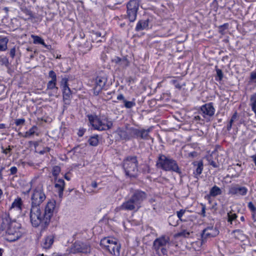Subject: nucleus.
Segmentation results:
<instances>
[{
    "instance_id": "obj_1",
    "label": "nucleus",
    "mask_w": 256,
    "mask_h": 256,
    "mask_svg": "<svg viewBox=\"0 0 256 256\" xmlns=\"http://www.w3.org/2000/svg\"><path fill=\"white\" fill-rule=\"evenodd\" d=\"M2 218L0 232L2 234H5L6 239L9 242H14L20 238L22 236L21 224L16 220H12L7 213L2 214Z\"/></svg>"
},
{
    "instance_id": "obj_2",
    "label": "nucleus",
    "mask_w": 256,
    "mask_h": 256,
    "mask_svg": "<svg viewBox=\"0 0 256 256\" xmlns=\"http://www.w3.org/2000/svg\"><path fill=\"white\" fill-rule=\"evenodd\" d=\"M30 184L32 190L30 197L31 206H40L46 198L43 184L41 180L37 178L33 179L30 182Z\"/></svg>"
},
{
    "instance_id": "obj_3",
    "label": "nucleus",
    "mask_w": 256,
    "mask_h": 256,
    "mask_svg": "<svg viewBox=\"0 0 256 256\" xmlns=\"http://www.w3.org/2000/svg\"><path fill=\"white\" fill-rule=\"evenodd\" d=\"M147 198L146 194L140 190H135L130 198L124 202L120 208L127 210H138L141 204Z\"/></svg>"
},
{
    "instance_id": "obj_4",
    "label": "nucleus",
    "mask_w": 256,
    "mask_h": 256,
    "mask_svg": "<svg viewBox=\"0 0 256 256\" xmlns=\"http://www.w3.org/2000/svg\"><path fill=\"white\" fill-rule=\"evenodd\" d=\"M100 244L104 250L108 251L112 256H121V246L115 238L109 236L104 238L101 240Z\"/></svg>"
},
{
    "instance_id": "obj_5",
    "label": "nucleus",
    "mask_w": 256,
    "mask_h": 256,
    "mask_svg": "<svg viewBox=\"0 0 256 256\" xmlns=\"http://www.w3.org/2000/svg\"><path fill=\"white\" fill-rule=\"evenodd\" d=\"M156 166L166 171H174L178 174L181 172L176 162L164 155H160L156 162Z\"/></svg>"
},
{
    "instance_id": "obj_6",
    "label": "nucleus",
    "mask_w": 256,
    "mask_h": 256,
    "mask_svg": "<svg viewBox=\"0 0 256 256\" xmlns=\"http://www.w3.org/2000/svg\"><path fill=\"white\" fill-rule=\"evenodd\" d=\"M30 222L34 227L42 225L43 227L47 226L44 220V214L42 212L40 206H31L30 212Z\"/></svg>"
},
{
    "instance_id": "obj_7",
    "label": "nucleus",
    "mask_w": 256,
    "mask_h": 256,
    "mask_svg": "<svg viewBox=\"0 0 256 256\" xmlns=\"http://www.w3.org/2000/svg\"><path fill=\"white\" fill-rule=\"evenodd\" d=\"M88 119L92 126L98 130H108L113 126L112 122L106 118H99L96 116H90Z\"/></svg>"
},
{
    "instance_id": "obj_8",
    "label": "nucleus",
    "mask_w": 256,
    "mask_h": 256,
    "mask_svg": "<svg viewBox=\"0 0 256 256\" xmlns=\"http://www.w3.org/2000/svg\"><path fill=\"white\" fill-rule=\"evenodd\" d=\"M170 244V238L168 236H162L154 241L152 248L158 255H160V252L165 255L168 252L167 246Z\"/></svg>"
},
{
    "instance_id": "obj_9",
    "label": "nucleus",
    "mask_w": 256,
    "mask_h": 256,
    "mask_svg": "<svg viewBox=\"0 0 256 256\" xmlns=\"http://www.w3.org/2000/svg\"><path fill=\"white\" fill-rule=\"evenodd\" d=\"M138 160L136 156L128 157L123 162V168L126 175L134 176L138 171Z\"/></svg>"
},
{
    "instance_id": "obj_10",
    "label": "nucleus",
    "mask_w": 256,
    "mask_h": 256,
    "mask_svg": "<svg viewBox=\"0 0 256 256\" xmlns=\"http://www.w3.org/2000/svg\"><path fill=\"white\" fill-rule=\"evenodd\" d=\"M56 202L54 200H49L44 208V220L46 225H48L51 218L56 212Z\"/></svg>"
},
{
    "instance_id": "obj_11",
    "label": "nucleus",
    "mask_w": 256,
    "mask_h": 256,
    "mask_svg": "<svg viewBox=\"0 0 256 256\" xmlns=\"http://www.w3.org/2000/svg\"><path fill=\"white\" fill-rule=\"evenodd\" d=\"M140 4L138 0H130L126 4V18L130 22H134L136 18Z\"/></svg>"
},
{
    "instance_id": "obj_12",
    "label": "nucleus",
    "mask_w": 256,
    "mask_h": 256,
    "mask_svg": "<svg viewBox=\"0 0 256 256\" xmlns=\"http://www.w3.org/2000/svg\"><path fill=\"white\" fill-rule=\"evenodd\" d=\"M215 112V109L212 102L206 104L200 107V114L206 122L211 120Z\"/></svg>"
},
{
    "instance_id": "obj_13",
    "label": "nucleus",
    "mask_w": 256,
    "mask_h": 256,
    "mask_svg": "<svg viewBox=\"0 0 256 256\" xmlns=\"http://www.w3.org/2000/svg\"><path fill=\"white\" fill-rule=\"evenodd\" d=\"M72 253L78 252L89 253L90 252V246L88 242H84L80 241L76 242L70 248Z\"/></svg>"
},
{
    "instance_id": "obj_14",
    "label": "nucleus",
    "mask_w": 256,
    "mask_h": 256,
    "mask_svg": "<svg viewBox=\"0 0 256 256\" xmlns=\"http://www.w3.org/2000/svg\"><path fill=\"white\" fill-rule=\"evenodd\" d=\"M248 192L245 186H240L238 184L232 185L228 191V194L232 196H244Z\"/></svg>"
},
{
    "instance_id": "obj_15",
    "label": "nucleus",
    "mask_w": 256,
    "mask_h": 256,
    "mask_svg": "<svg viewBox=\"0 0 256 256\" xmlns=\"http://www.w3.org/2000/svg\"><path fill=\"white\" fill-rule=\"evenodd\" d=\"M107 82L105 76H98L95 79V84L94 88V93L98 96L102 90Z\"/></svg>"
},
{
    "instance_id": "obj_16",
    "label": "nucleus",
    "mask_w": 256,
    "mask_h": 256,
    "mask_svg": "<svg viewBox=\"0 0 256 256\" xmlns=\"http://www.w3.org/2000/svg\"><path fill=\"white\" fill-rule=\"evenodd\" d=\"M22 201L20 198L18 197L12 202L9 211L12 212H15L16 214H20L22 210Z\"/></svg>"
},
{
    "instance_id": "obj_17",
    "label": "nucleus",
    "mask_w": 256,
    "mask_h": 256,
    "mask_svg": "<svg viewBox=\"0 0 256 256\" xmlns=\"http://www.w3.org/2000/svg\"><path fill=\"white\" fill-rule=\"evenodd\" d=\"M131 131L132 128H119L117 130L116 132L121 139L128 140L132 138Z\"/></svg>"
},
{
    "instance_id": "obj_18",
    "label": "nucleus",
    "mask_w": 256,
    "mask_h": 256,
    "mask_svg": "<svg viewBox=\"0 0 256 256\" xmlns=\"http://www.w3.org/2000/svg\"><path fill=\"white\" fill-rule=\"evenodd\" d=\"M218 232L216 228L214 226H209L203 230L202 237V238L214 237L217 236Z\"/></svg>"
},
{
    "instance_id": "obj_19",
    "label": "nucleus",
    "mask_w": 256,
    "mask_h": 256,
    "mask_svg": "<svg viewBox=\"0 0 256 256\" xmlns=\"http://www.w3.org/2000/svg\"><path fill=\"white\" fill-rule=\"evenodd\" d=\"M62 81L64 82V85L63 86V98L64 101L70 100L72 97V92L68 86V80L66 78H63Z\"/></svg>"
},
{
    "instance_id": "obj_20",
    "label": "nucleus",
    "mask_w": 256,
    "mask_h": 256,
    "mask_svg": "<svg viewBox=\"0 0 256 256\" xmlns=\"http://www.w3.org/2000/svg\"><path fill=\"white\" fill-rule=\"evenodd\" d=\"M65 186V182L62 179H55L54 188L58 192L60 198H62L63 196V192Z\"/></svg>"
},
{
    "instance_id": "obj_21",
    "label": "nucleus",
    "mask_w": 256,
    "mask_h": 256,
    "mask_svg": "<svg viewBox=\"0 0 256 256\" xmlns=\"http://www.w3.org/2000/svg\"><path fill=\"white\" fill-rule=\"evenodd\" d=\"M55 236L53 234L46 236L44 239L42 247L45 249H48L51 248L54 242Z\"/></svg>"
},
{
    "instance_id": "obj_22",
    "label": "nucleus",
    "mask_w": 256,
    "mask_h": 256,
    "mask_svg": "<svg viewBox=\"0 0 256 256\" xmlns=\"http://www.w3.org/2000/svg\"><path fill=\"white\" fill-rule=\"evenodd\" d=\"M32 38L33 39V42L34 44H42L44 48H46L48 50H50L51 49V46L50 45H47L46 44L44 40L41 38L40 37L35 36V35H32Z\"/></svg>"
},
{
    "instance_id": "obj_23",
    "label": "nucleus",
    "mask_w": 256,
    "mask_h": 256,
    "mask_svg": "<svg viewBox=\"0 0 256 256\" xmlns=\"http://www.w3.org/2000/svg\"><path fill=\"white\" fill-rule=\"evenodd\" d=\"M188 210H186L184 209H181L179 211L176 212V215L179 220H180L181 222L186 221L189 217L188 215Z\"/></svg>"
},
{
    "instance_id": "obj_24",
    "label": "nucleus",
    "mask_w": 256,
    "mask_h": 256,
    "mask_svg": "<svg viewBox=\"0 0 256 256\" xmlns=\"http://www.w3.org/2000/svg\"><path fill=\"white\" fill-rule=\"evenodd\" d=\"M148 28V20H140L136 26V30L137 31L147 30Z\"/></svg>"
},
{
    "instance_id": "obj_25",
    "label": "nucleus",
    "mask_w": 256,
    "mask_h": 256,
    "mask_svg": "<svg viewBox=\"0 0 256 256\" xmlns=\"http://www.w3.org/2000/svg\"><path fill=\"white\" fill-rule=\"evenodd\" d=\"M194 165L196 167V170L194 174L196 176H200L203 170V162L200 160L199 162H195L193 163Z\"/></svg>"
},
{
    "instance_id": "obj_26",
    "label": "nucleus",
    "mask_w": 256,
    "mask_h": 256,
    "mask_svg": "<svg viewBox=\"0 0 256 256\" xmlns=\"http://www.w3.org/2000/svg\"><path fill=\"white\" fill-rule=\"evenodd\" d=\"M190 230L188 228H185L184 224L182 226V230L176 234L175 236L176 237L183 236L188 237L190 234Z\"/></svg>"
},
{
    "instance_id": "obj_27",
    "label": "nucleus",
    "mask_w": 256,
    "mask_h": 256,
    "mask_svg": "<svg viewBox=\"0 0 256 256\" xmlns=\"http://www.w3.org/2000/svg\"><path fill=\"white\" fill-rule=\"evenodd\" d=\"M222 194V190L220 188L216 186H214L210 190V196L215 197L218 195H220Z\"/></svg>"
},
{
    "instance_id": "obj_28",
    "label": "nucleus",
    "mask_w": 256,
    "mask_h": 256,
    "mask_svg": "<svg viewBox=\"0 0 256 256\" xmlns=\"http://www.w3.org/2000/svg\"><path fill=\"white\" fill-rule=\"evenodd\" d=\"M56 81L50 80L47 84L46 91L48 90H53L56 92L58 88L56 86Z\"/></svg>"
},
{
    "instance_id": "obj_29",
    "label": "nucleus",
    "mask_w": 256,
    "mask_h": 256,
    "mask_svg": "<svg viewBox=\"0 0 256 256\" xmlns=\"http://www.w3.org/2000/svg\"><path fill=\"white\" fill-rule=\"evenodd\" d=\"M8 39L7 38H3L0 39V51H4L7 49V44Z\"/></svg>"
},
{
    "instance_id": "obj_30",
    "label": "nucleus",
    "mask_w": 256,
    "mask_h": 256,
    "mask_svg": "<svg viewBox=\"0 0 256 256\" xmlns=\"http://www.w3.org/2000/svg\"><path fill=\"white\" fill-rule=\"evenodd\" d=\"M22 12L24 13L28 17L26 18L32 19L35 18L32 12L28 9L26 7H22L21 8Z\"/></svg>"
},
{
    "instance_id": "obj_31",
    "label": "nucleus",
    "mask_w": 256,
    "mask_h": 256,
    "mask_svg": "<svg viewBox=\"0 0 256 256\" xmlns=\"http://www.w3.org/2000/svg\"><path fill=\"white\" fill-rule=\"evenodd\" d=\"M152 128H149L147 130L142 129L141 135L140 138L141 139L147 140L148 139L149 132L151 131Z\"/></svg>"
},
{
    "instance_id": "obj_32",
    "label": "nucleus",
    "mask_w": 256,
    "mask_h": 256,
    "mask_svg": "<svg viewBox=\"0 0 256 256\" xmlns=\"http://www.w3.org/2000/svg\"><path fill=\"white\" fill-rule=\"evenodd\" d=\"M131 134H132V138H140L141 135L142 129H138L132 128Z\"/></svg>"
},
{
    "instance_id": "obj_33",
    "label": "nucleus",
    "mask_w": 256,
    "mask_h": 256,
    "mask_svg": "<svg viewBox=\"0 0 256 256\" xmlns=\"http://www.w3.org/2000/svg\"><path fill=\"white\" fill-rule=\"evenodd\" d=\"M227 220L228 222L232 224L233 221L235 220L237 218V215L232 212H230L227 214Z\"/></svg>"
},
{
    "instance_id": "obj_34",
    "label": "nucleus",
    "mask_w": 256,
    "mask_h": 256,
    "mask_svg": "<svg viewBox=\"0 0 256 256\" xmlns=\"http://www.w3.org/2000/svg\"><path fill=\"white\" fill-rule=\"evenodd\" d=\"M36 130L37 127L36 126H33L28 131L26 132L23 136L24 138H29L34 135L36 133Z\"/></svg>"
},
{
    "instance_id": "obj_35",
    "label": "nucleus",
    "mask_w": 256,
    "mask_h": 256,
    "mask_svg": "<svg viewBox=\"0 0 256 256\" xmlns=\"http://www.w3.org/2000/svg\"><path fill=\"white\" fill-rule=\"evenodd\" d=\"M89 144L92 146H96L98 143V136H91L88 140Z\"/></svg>"
},
{
    "instance_id": "obj_36",
    "label": "nucleus",
    "mask_w": 256,
    "mask_h": 256,
    "mask_svg": "<svg viewBox=\"0 0 256 256\" xmlns=\"http://www.w3.org/2000/svg\"><path fill=\"white\" fill-rule=\"evenodd\" d=\"M124 106L127 108H130L136 106L135 100L134 98L132 101H128L124 100Z\"/></svg>"
},
{
    "instance_id": "obj_37",
    "label": "nucleus",
    "mask_w": 256,
    "mask_h": 256,
    "mask_svg": "<svg viewBox=\"0 0 256 256\" xmlns=\"http://www.w3.org/2000/svg\"><path fill=\"white\" fill-rule=\"evenodd\" d=\"M168 222L170 226H176L178 225V220L174 216H170L168 218Z\"/></svg>"
},
{
    "instance_id": "obj_38",
    "label": "nucleus",
    "mask_w": 256,
    "mask_h": 256,
    "mask_svg": "<svg viewBox=\"0 0 256 256\" xmlns=\"http://www.w3.org/2000/svg\"><path fill=\"white\" fill-rule=\"evenodd\" d=\"M60 172V168L58 166H55L52 168V174L54 176H57Z\"/></svg>"
},
{
    "instance_id": "obj_39",
    "label": "nucleus",
    "mask_w": 256,
    "mask_h": 256,
    "mask_svg": "<svg viewBox=\"0 0 256 256\" xmlns=\"http://www.w3.org/2000/svg\"><path fill=\"white\" fill-rule=\"evenodd\" d=\"M48 76L52 78L50 80L56 81V75L54 71H50L48 73Z\"/></svg>"
},
{
    "instance_id": "obj_40",
    "label": "nucleus",
    "mask_w": 256,
    "mask_h": 256,
    "mask_svg": "<svg viewBox=\"0 0 256 256\" xmlns=\"http://www.w3.org/2000/svg\"><path fill=\"white\" fill-rule=\"evenodd\" d=\"M229 24L228 23L224 24L223 25L219 26L220 30L219 32H222L224 30L228 29Z\"/></svg>"
},
{
    "instance_id": "obj_41",
    "label": "nucleus",
    "mask_w": 256,
    "mask_h": 256,
    "mask_svg": "<svg viewBox=\"0 0 256 256\" xmlns=\"http://www.w3.org/2000/svg\"><path fill=\"white\" fill-rule=\"evenodd\" d=\"M248 206L252 212H256V208L252 202H249L248 203Z\"/></svg>"
},
{
    "instance_id": "obj_42",
    "label": "nucleus",
    "mask_w": 256,
    "mask_h": 256,
    "mask_svg": "<svg viewBox=\"0 0 256 256\" xmlns=\"http://www.w3.org/2000/svg\"><path fill=\"white\" fill-rule=\"evenodd\" d=\"M250 80L254 83H256V72H253L250 73Z\"/></svg>"
},
{
    "instance_id": "obj_43",
    "label": "nucleus",
    "mask_w": 256,
    "mask_h": 256,
    "mask_svg": "<svg viewBox=\"0 0 256 256\" xmlns=\"http://www.w3.org/2000/svg\"><path fill=\"white\" fill-rule=\"evenodd\" d=\"M194 119L196 121H198L200 124H204V122H206L204 118H202L200 116H195Z\"/></svg>"
},
{
    "instance_id": "obj_44",
    "label": "nucleus",
    "mask_w": 256,
    "mask_h": 256,
    "mask_svg": "<svg viewBox=\"0 0 256 256\" xmlns=\"http://www.w3.org/2000/svg\"><path fill=\"white\" fill-rule=\"evenodd\" d=\"M0 62L2 63V64H4L5 66H8V60L5 56L0 57Z\"/></svg>"
},
{
    "instance_id": "obj_45",
    "label": "nucleus",
    "mask_w": 256,
    "mask_h": 256,
    "mask_svg": "<svg viewBox=\"0 0 256 256\" xmlns=\"http://www.w3.org/2000/svg\"><path fill=\"white\" fill-rule=\"evenodd\" d=\"M216 74L219 78V80H222L223 78V74L221 70L216 68Z\"/></svg>"
},
{
    "instance_id": "obj_46",
    "label": "nucleus",
    "mask_w": 256,
    "mask_h": 256,
    "mask_svg": "<svg viewBox=\"0 0 256 256\" xmlns=\"http://www.w3.org/2000/svg\"><path fill=\"white\" fill-rule=\"evenodd\" d=\"M25 122V120L24 118H19L16 120L15 122V124L16 126H20V124H24Z\"/></svg>"
},
{
    "instance_id": "obj_47",
    "label": "nucleus",
    "mask_w": 256,
    "mask_h": 256,
    "mask_svg": "<svg viewBox=\"0 0 256 256\" xmlns=\"http://www.w3.org/2000/svg\"><path fill=\"white\" fill-rule=\"evenodd\" d=\"M10 54L12 58H14L16 54V48L14 47L11 48L10 52Z\"/></svg>"
},
{
    "instance_id": "obj_48",
    "label": "nucleus",
    "mask_w": 256,
    "mask_h": 256,
    "mask_svg": "<svg viewBox=\"0 0 256 256\" xmlns=\"http://www.w3.org/2000/svg\"><path fill=\"white\" fill-rule=\"evenodd\" d=\"M2 152L4 154H6L10 152L12 150V148H11L10 146H8V148L6 149H4V148H2Z\"/></svg>"
},
{
    "instance_id": "obj_49",
    "label": "nucleus",
    "mask_w": 256,
    "mask_h": 256,
    "mask_svg": "<svg viewBox=\"0 0 256 256\" xmlns=\"http://www.w3.org/2000/svg\"><path fill=\"white\" fill-rule=\"evenodd\" d=\"M11 174H14L17 172V168L16 166H12L10 168Z\"/></svg>"
},
{
    "instance_id": "obj_50",
    "label": "nucleus",
    "mask_w": 256,
    "mask_h": 256,
    "mask_svg": "<svg viewBox=\"0 0 256 256\" xmlns=\"http://www.w3.org/2000/svg\"><path fill=\"white\" fill-rule=\"evenodd\" d=\"M122 60L119 57H116L112 60V62L116 64H119L122 62Z\"/></svg>"
},
{
    "instance_id": "obj_51",
    "label": "nucleus",
    "mask_w": 256,
    "mask_h": 256,
    "mask_svg": "<svg viewBox=\"0 0 256 256\" xmlns=\"http://www.w3.org/2000/svg\"><path fill=\"white\" fill-rule=\"evenodd\" d=\"M202 211H201V214L203 216H206V206L204 204H202Z\"/></svg>"
},
{
    "instance_id": "obj_52",
    "label": "nucleus",
    "mask_w": 256,
    "mask_h": 256,
    "mask_svg": "<svg viewBox=\"0 0 256 256\" xmlns=\"http://www.w3.org/2000/svg\"><path fill=\"white\" fill-rule=\"evenodd\" d=\"M117 99L118 100H125L124 98V96H123V94H119L118 96H117Z\"/></svg>"
},
{
    "instance_id": "obj_53",
    "label": "nucleus",
    "mask_w": 256,
    "mask_h": 256,
    "mask_svg": "<svg viewBox=\"0 0 256 256\" xmlns=\"http://www.w3.org/2000/svg\"><path fill=\"white\" fill-rule=\"evenodd\" d=\"M92 186L94 188H96L98 186L97 182L96 181H93L92 182Z\"/></svg>"
},
{
    "instance_id": "obj_54",
    "label": "nucleus",
    "mask_w": 256,
    "mask_h": 256,
    "mask_svg": "<svg viewBox=\"0 0 256 256\" xmlns=\"http://www.w3.org/2000/svg\"><path fill=\"white\" fill-rule=\"evenodd\" d=\"M252 218L254 222H256V212H252Z\"/></svg>"
},
{
    "instance_id": "obj_55",
    "label": "nucleus",
    "mask_w": 256,
    "mask_h": 256,
    "mask_svg": "<svg viewBox=\"0 0 256 256\" xmlns=\"http://www.w3.org/2000/svg\"><path fill=\"white\" fill-rule=\"evenodd\" d=\"M84 134V131L83 130H80L78 132V135L80 136H82Z\"/></svg>"
},
{
    "instance_id": "obj_56",
    "label": "nucleus",
    "mask_w": 256,
    "mask_h": 256,
    "mask_svg": "<svg viewBox=\"0 0 256 256\" xmlns=\"http://www.w3.org/2000/svg\"><path fill=\"white\" fill-rule=\"evenodd\" d=\"M252 160L254 162V163L255 165L256 166V156L254 155V156H252Z\"/></svg>"
},
{
    "instance_id": "obj_57",
    "label": "nucleus",
    "mask_w": 256,
    "mask_h": 256,
    "mask_svg": "<svg viewBox=\"0 0 256 256\" xmlns=\"http://www.w3.org/2000/svg\"><path fill=\"white\" fill-rule=\"evenodd\" d=\"M232 126V124L229 122V124L228 125V126H227V129L228 130H229L231 129Z\"/></svg>"
},
{
    "instance_id": "obj_58",
    "label": "nucleus",
    "mask_w": 256,
    "mask_h": 256,
    "mask_svg": "<svg viewBox=\"0 0 256 256\" xmlns=\"http://www.w3.org/2000/svg\"><path fill=\"white\" fill-rule=\"evenodd\" d=\"M52 256H62V255L58 253H54L52 254Z\"/></svg>"
},
{
    "instance_id": "obj_59",
    "label": "nucleus",
    "mask_w": 256,
    "mask_h": 256,
    "mask_svg": "<svg viewBox=\"0 0 256 256\" xmlns=\"http://www.w3.org/2000/svg\"><path fill=\"white\" fill-rule=\"evenodd\" d=\"M4 10L5 11V12H6V14H8V10H9L8 8H7V7H4Z\"/></svg>"
},
{
    "instance_id": "obj_60",
    "label": "nucleus",
    "mask_w": 256,
    "mask_h": 256,
    "mask_svg": "<svg viewBox=\"0 0 256 256\" xmlns=\"http://www.w3.org/2000/svg\"><path fill=\"white\" fill-rule=\"evenodd\" d=\"M198 134L200 136H202L204 134V132L202 131H201V130H198Z\"/></svg>"
},
{
    "instance_id": "obj_61",
    "label": "nucleus",
    "mask_w": 256,
    "mask_h": 256,
    "mask_svg": "<svg viewBox=\"0 0 256 256\" xmlns=\"http://www.w3.org/2000/svg\"><path fill=\"white\" fill-rule=\"evenodd\" d=\"M120 207H121V206H120V207H118V208H116L115 209V210H116V212H118V211H119V210H122V209L120 208Z\"/></svg>"
},
{
    "instance_id": "obj_62",
    "label": "nucleus",
    "mask_w": 256,
    "mask_h": 256,
    "mask_svg": "<svg viewBox=\"0 0 256 256\" xmlns=\"http://www.w3.org/2000/svg\"><path fill=\"white\" fill-rule=\"evenodd\" d=\"M236 114H234L233 115V116H232L231 120H232L234 121V119L236 118Z\"/></svg>"
},
{
    "instance_id": "obj_63",
    "label": "nucleus",
    "mask_w": 256,
    "mask_h": 256,
    "mask_svg": "<svg viewBox=\"0 0 256 256\" xmlns=\"http://www.w3.org/2000/svg\"><path fill=\"white\" fill-rule=\"evenodd\" d=\"M236 114H234L233 115V116H232L231 120H232L234 121V119L236 118Z\"/></svg>"
},
{
    "instance_id": "obj_64",
    "label": "nucleus",
    "mask_w": 256,
    "mask_h": 256,
    "mask_svg": "<svg viewBox=\"0 0 256 256\" xmlns=\"http://www.w3.org/2000/svg\"><path fill=\"white\" fill-rule=\"evenodd\" d=\"M64 178L68 180H70V178L66 174L64 176Z\"/></svg>"
}]
</instances>
